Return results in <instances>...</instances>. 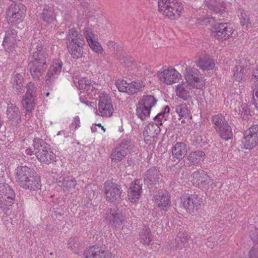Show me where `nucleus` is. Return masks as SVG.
Listing matches in <instances>:
<instances>
[{"label": "nucleus", "instance_id": "obj_18", "mask_svg": "<svg viewBox=\"0 0 258 258\" xmlns=\"http://www.w3.org/2000/svg\"><path fill=\"white\" fill-rule=\"evenodd\" d=\"M141 179H137L131 183L128 190V199L133 203L136 202L139 199L142 189Z\"/></svg>", "mask_w": 258, "mask_h": 258}, {"label": "nucleus", "instance_id": "obj_62", "mask_svg": "<svg viewBox=\"0 0 258 258\" xmlns=\"http://www.w3.org/2000/svg\"><path fill=\"white\" fill-rule=\"evenodd\" d=\"M203 140L202 137L200 136L197 138V139L196 140V142L198 144H200L201 142Z\"/></svg>", "mask_w": 258, "mask_h": 258}, {"label": "nucleus", "instance_id": "obj_59", "mask_svg": "<svg viewBox=\"0 0 258 258\" xmlns=\"http://www.w3.org/2000/svg\"><path fill=\"white\" fill-rule=\"evenodd\" d=\"M33 151L32 150V149H30V148H28L27 149L25 150V154H26L27 155H31L33 153Z\"/></svg>", "mask_w": 258, "mask_h": 258}, {"label": "nucleus", "instance_id": "obj_35", "mask_svg": "<svg viewBox=\"0 0 258 258\" xmlns=\"http://www.w3.org/2000/svg\"><path fill=\"white\" fill-rule=\"evenodd\" d=\"M205 154L202 151H196L189 153L187 156V160L190 163L194 165L198 164L204 159Z\"/></svg>", "mask_w": 258, "mask_h": 258}, {"label": "nucleus", "instance_id": "obj_39", "mask_svg": "<svg viewBox=\"0 0 258 258\" xmlns=\"http://www.w3.org/2000/svg\"><path fill=\"white\" fill-rule=\"evenodd\" d=\"M126 156V155L123 151L116 146L112 151L110 158L112 162L117 163L121 161Z\"/></svg>", "mask_w": 258, "mask_h": 258}, {"label": "nucleus", "instance_id": "obj_31", "mask_svg": "<svg viewBox=\"0 0 258 258\" xmlns=\"http://www.w3.org/2000/svg\"><path fill=\"white\" fill-rule=\"evenodd\" d=\"M36 97L32 95L26 94L23 96L22 103L27 112V114H30L34 109L36 104Z\"/></svg>", "mask_w": 258, "mask_h": 258}, {"label": "nucleus", "instance_id": "obj_36", "mask_svg": "<svg viewBox=\"0 0 258 258\" xmlns=\"http://www.w3.org/2000/svg\"><path fill=\"white\" fill-rule=\"evenodd\" d=\"M212 121L214 125V127L217 132H218L225 125L227 124L224 117L220 114L213 116Z\"/></svg>", "mask_w": 258, "mask_h": 258}, {"label": "nucleus", "instance_id": "obj_61", "mask_svg": "<svg viewBox=\"0 0 258 258\" xmlns=\"http://www.w3.org/2000/svg\"><path fill=\"white\" fill-rule=\"evenodd\" d=\"M7 206L6 205V202L5 201V203L4 204L0 203V209H3L4 210H6L7 208H5V206Z\"/></svg>", "mask_w": 258, "mask_h": 258}, {"label": "nucleus", "instance_id": "obj_54", "mask_svg": "<svg viewBox=\"0 0 258 258\" xmlns=\"http://www.w3.org/2000/svg\"><path fill=\"white\" fill-rule=\"evenodd\" d=\"M80 122L79 116H77L75 117L73 122L70 125L71 130L73 131L75 130L78 127L80 126Z\"/></svg>", "mask_w": 258, "mask_h": 258}, {"label": "nucleus", "instance_id": "obj_41", "mask_svg": "<svg viewBox=\"0 0 258 258\" xmlns=\"http://www.w3.org/2000/svg\"><path fill=\"white\" fill-rule=\"evenodd\" d=\"M241 26L246 30L252 27L249 14L245 11H242L239 16Z\"/></svg>", "mask_w": 258, "mask_h": 258}, {"label": "nucleus", "instance_id": "obj_27", "mask_svg": "<svg viewBox=\"0 0 258 258\" xmlns=\"http://www.w3.org/2000/svg\"><path fill=\"white\" fill-rule=\"evenodd\" d=\"M19 41L16 31L14 30H9L6 31L3 41V45L5 47L10 48L13 47Z\"/></svg>", "mask_w": 258, "mask_h": 258}, {"label": "nucleus", "instance_id": "obj_10", "mask_svg": "<svg viewBox=\"0 0 258 258\" xmlns=\"http://www.w3.org/2000/svg\"><path fill=\"white\" fill-rule=\"evenodd\" d=\"M233 30L230 25L226 23H219L214 25L212 30V35L218 40H225L232 35Z\"/></svg>", "mask_w": 258, "mask_h": 258}, {"label": "nucleus", "instance_id": "obj_37", "mask_svg": "<svg viewBox=\"0 0 258 258\" xmlns=\"http://www.w3.org/2000/svg\"><path fill=\"white\" fill-rule=\"evenodd\" d=\"M116 146L127 155L134 147V144L131 139H123Z\"/></svg>", "mask_w": 258, "mask_h": 258}, {"label": "nucleus", "instance_id": "obj_7", "mask_svg": "<svg viewBox=\"0 0 258 258\" xmlns=\"http://www.w3.org/2000/svg\"><path fill=\"white\" fill-rule=\"evenodd\" d=\"M180 201L181 205L189 213L198 210L203 205L202 198L197 195H183L181 197Z\"/></svg>", "mask_w": 258, "mask_h": 258}, {"label": "nucleus", "instance_id": "obj_12", "mask_svg": "<svg viewBox=\"0 0 258 258\" xmlns=\"http://www.w3.org/2000/svg\"><path fill=\"white\" fill-rule=\"evenodd\" d=\"M104 222L111 226H119L124 224V220L121 212L118 209H111L106 211Z\"/></svg>", "mask_w": 258, "mask_h": 258}, {"label": "nucleus", "instance_id": "obj_16", "mask_svg": "<svg viewBox=\"0 0 258 258\" xmlns=\"http://www.w3.org/2000/svg\"><path fill=\"white\" fill-rule=\"evenodd\" d=\"M32 174H35V172L26 166H18L15 170L16 180L21 187Z\"/></svg>", "mask_w": 258, "mask_h": 258}, {"label": "nucleus", "instance_id": "obj_3", "mask_svg": "<svg viewBox=\"0 0 258 258\" xmlns=\"http://www.w3.org/2000/svg\"><path fill=\"white\" fill-rule=\"evenodd\" d=\"M158 4L159 12L171 20L179 18L183 9L178 0H158Z\"/></svg>", "mask_w": 258, "mask_h": 258}, {"label": "nucleus", "instance_id": "obj_29", "mask_svg": "<svg viewBox=\"0 0 258 258\" xmlns=\"http://www.w3.org/2000/svg\"><path fill=\"white\" fill-rule=\"evenodd\" d=\"M155 201L158 207L166 210L167 207L170 205V199L168 193L166 191H161L154 197Z\"/></svg>", "mask_w": 258, "mask_h": 258}, {"label": "nucleus", "instance_id": "obj_63", "mask_svg": "<svg viewBox=\"0 0 258 258\" xmlns=\"http://www.w3.org/2000/svg\"><path fill=\"white\" fill-rule=\"evenodd\" d=\"M96 126L97 125H96V124H95L94 126H91V131L92 132H96V131H97Z\"/></svg>", "mask_w": 258, "mask_h": 258}, {"label": "nucleus", "instance_id": "obj_13", "mask_svg": "<svg viewBox=\"0 0 258 258\" xmlns=\"http://www.w3.org/2000/svg\"><path fill=\"white\" fill-rule=\"evenodd\" d=\"M25 6L21 3L11 4L7 11V20L9 23H14L21 20L24 14Z\"/></svg>", "mask_w": 258, "mask_h": 258}, {"label": "nucleus", "instance_id": "obj_21", "mask_svg": "<svg viewBox=\"0 0 258 258\" xmlns=\"http://www.w3.org/2000/svg\"><path fill=\"white\" fill-rule=\"evenodd\" d=\"M187 152V145L184 142H177L172 147V157L174 161H180L186 155Z\"/></svg>", "mask_w": 258, "mask_h": 258}, {"label": "nucleus", "instance_id": "obj_2", "mask_svg": "<svg viewBox=\"0 0 258 258\" xmlns=\"http://www.w3.org/2000/svg\"><path fill=\"white\" fill-rule=\"evenodd\" d=\"M67 40L68 49L71 57L75 59L81 58L85 44L83 36L75 29H72L68 32Z\"/></svg>", "mask_w": 258, "mask_h": 258}, {"label": "nucleus", "instance_id": "obj_6", "mask_svg": "<svg viewBox=\"0 0 258 258\" xmlns=\"http://www.w3.org/2000/svg\"><path fill=\"white\" fill-rule=\"evenodd\" d=\"M184 78L187 85L193 88L200 89L205 85V79L200 74L199 70L190 67L186 68Z\"/></svg>", "mask_w": 258, "mask_h": 258}, {"label": "nucleus", "instance_id": "obj_38", "mask_svg": "<svg viewBox=\"0 0 258 258\" xmlns=\"http://www.w3.org/2000/svg\"><path fill=\"white\" fill-rule=\"evenodd\" d=\"M145 87V85L141 81H137L128 83L127 93L130 95L135 94L140 91Z\"/></svg>", "mask_w": 258, "mask_h": 258}, {"label": "nucleus", "instance_id": "obj_17", "mask_svg": "<svg viewBox=\"0 0 258 258\" xmlns=\"http://www.w3.org/2000/svg\"><path fill=\"white\" fill-rule=\"evenodd\" d=\"M161 129L158 126V124L150 123L146 125L143 132V136L145 142L148 144H150L154 140L155 137L160 133Z\"/></svg>", "mask_w": 258, "mask_h": 258}, {"label": "nucleus", "instance_id": "obj_53", "mask_svg": "<svg viewBox=\"0 0 258 258\" xmlns=\"http://www.w3.org/2000/svg\"><path fill=\"white\" fill-rule=\"evenodd\" d=\"M248 258H258V245L255 244L250 249Z\"/></svg>", "mask_w": 258, "mask_h": 258}, {"label": "nucleus", "instance_id": "obj_26", "mask_svg": "<svg viewBox=\"0 0 258 258\" xmlns=\"http://www.w3.org/2000/svg\"><path fill=\"white\" fill-rule=\"evenodd\" d=\"M197 64L198 67L203 70H212L215 66L213 60L206 53H202L199 56Z\"/></svg>", "mask_w": 258, "mask_h": 258}, {"label": "nucleus", "instance_id": "obj_15", "mask_svg": "<svg viewBox=\"0 0 258 258\" xmlns=\"http://www.w3.org/2000/svg\"><path fill=\"white\" fill-rule=\"evenodd\" d=\"M191 177L192 178L191 181L194 185L202 189H208L211 179L204 170H198L194 172Z\"/></svg>", "mask_w": 258, "mask_h": 258}, {"label": "nucleus", "instance_id": "obj_8", "mask_svg": "<svg viewBox=\"0 0 258 258\" xmlns=\"http://www.w3.org/2000/svg\"><path fill=\"white\" fill-rule=\"evenodd\" d=\"M157 75L161 82L169 85L178 82L182 77L181 74L172 67L158 72Z\"/></svg>", "mask_w": 258, "mask_h": 258}, {"label": "nucleus", "instance_id": "obj_19", "mask_svg": "<svg viewBox=\"0 0 258 258\" xmlns=\"http://www.w3.org/2000/svg\"><path fill=\"white\" fill-rule=\"evenodd\" d=\"M244 60H240L237 62L233 68L234 77L235 80L238 82L244 81L249 74V68L244 66Z\"/></svg>", "mask_w": 258, "mask_h": 258}, {"label": "nucleus", "instance_id": "obj_48", "mask_svg": "<svg viewBox=\"0 0 258 258\" xmlns=\"http://www.w3.org/2000/svg\"><path fill=\"white\" fill-rule=\"evenodd\" d=\"M88 43L90 48L94 52L98 53H101L103 52V48L96 39L93 41L92 40Z\"/></svg>", "mask_w": 258, "mask_h": 258}, {"label": "nucleus", "instance_id": "obj_28", "mask_svg": "<svg viewBox=\"0 0 258 258\" xmlns=\"http://www.w3.org/2000/svg\"><path fill=\"white\" fill-rule=\"evenodd\" d=\"M55 17L53 7L49 6L44 7L40 15L41 19L47 24L53 23L56 21Z\"/></svg>", "mask_w": 258, "mask_h": 258}, {"label": "nucleus", "instance_id": "obj_55", "mask_svg": "<svg viewBox=\"0 0 258 258\" xmlns=\"http://www.w3.org/2000/svg\"><path fill=\"white\" fill-rule=\"evenodd\" d=\"M164 116V113H159L155 117V121H156L155 123L158 124V126L161 125L163 124L162 119Z\"/></svg>", "mask_w": 258, "mask_h": 258}, {"label": "nucleus", "instance_id": "obj_64", "mask_svg": "<svg viewBox=\"0 0 258 258\" xmlns=\"http://www.w3.org/2000/svg\"><path fill=\"white\" fill-rule=\"evenodd\" d=\"M170 108L168 106H166L164 109V114L165 112L168 113L169 112Z\"/></svg>", "mask_w": 258, "mask_h": 258}, {"label": "nucleus", "instance_id": "obj_42", "mask_svg": "<svg viewBox=\"0 0 258 258\" xmlns=\"http://www.w3.org/2000/svg\"><path fill=\"white\" fill-rule=\"evenodd\" d=\"M156 102L157 100L153 96L149 95L144 96L139 104L151 109L155 105Z\"/></svg>", "mask_w": 258, "mask_h": 258}, {"label": "nucleus", "instance_id": "obj_40", "mask_svg": "<svg viewBox=\"0 0 258 258\" xmlns=\"http://www.w3.org/2000/svg\"><path fill=\"white\" fill-rule=\"evenodd\" d=\"M140 235L142 243L144 245H149L152 240L150 229L148 227H145L141 232Z\"/></svg>", "mask_w": 258, "mask_h": 258}, {"label": "nucleus", "instance_id": "obj_23", "mask_svg": "<svg viewBox=\"0 0 258 258\" xmlns=\"http://www.w3.org/2000/svg\"><path fill=\"white\" fill-rule=\"evenodd\" d=\"M0 195L6 202L8 206H12L15 198V194L12 188L7 184L0 186Z\"/></svg>", "mask_w": 258, "mask_h": 258}, {"label": "nucleus", "instance_id": "obj_43", "mask_svg": "<svg viewBox=\"0 0 258 258\" xmlns=\"http://www.w3.org/2000/svg\"><path fill=\"white\" fill-rule=\"evenodd\" d=\"M151 109L139 104L136 109L137 115L141 120H144L149 116Z\"/></svg>", "mask_w": 258, "mask_h": 258}, {"label": "nucleus", "instance_id": "obj_57", "mask_svg": "<svg viewBox=\"0 0 258 258\" xmlns=\"http://www.w3.org/2000/svg\"><path fill=\"white\" fill-rule=\"evenodd\" d=\"M79 244L76 242H75L74 239H70L68 242V245L70 248L72 250H74L75 248L78 247Z\"/></svg>", "mask_w": 258, "mask_h": 258}, {"label": "nucleus", "instance_id": "obj_32", "mask_svg": "<svg viewBox=\"0 0 258 258\" xmlns=\"http://www.w3.org/2000/svg\"><path fill=\"white\" fill-rule=\"evenodd\" d=\"M250 81L255 84L253 90V104L258 110V67L253 69Z\"/></svg>", "mask_w": 258, "mask_h": 258}, {"label": "nucleus", "instance_id": "obj_33", "mask_svg": "<svg viewBox=\"0 0 258 258\" xmlns=\"http://www.w3.org/2000/svg\"><path fill=\"white\" fill-rule=\"evenodd\" d=\"M208 8L216 13H223L225 11V6L220 0H206Z\"/></svg>", "mask_w": 258, "mask_h": 258}, {"label": "nucleus", "instance_id": "obj_34", "mask_svg": "<svg viewBox=\"0 0 258 258\" xmlns=\"http://www.w3.org/2000/svg\"><path fill=\"white\" fill-rule=\"evenodd\" d=\"M104 251L97 245L89 247L86 253L85 258H104Z\"/></svg>", "mask_w": 258, "mask_h": 258}, {"label": "nucleus", "instance_id": "obj_56", "mask_svg": "<svg viewBox=\"0 0 258 258\" xmlns=\"http://www.w3.org/2000/svg\"><path fill=\"white\" fill-rule=\"evenodd\" d=\"M175 241L177 242L176 247L179 248H181L185 245V241L181 239L180 237H177L175 238Z\"/></svg>", "mask_w": 258, "mask_h": 258}, {"label": "nucleus", "instance_id": "obj_46", "mask_svg": "<svg viewBox=\"0 0 258 258\" xmlns=\"http://www.w3.org/2000/svg\"><path fill=\"white\" fill-rule=\"evenodd\" d=\"M175 111L180 118H186L189 115V111L185 104H181L177 106Z\"/></svg>", "mask_w": 258, "mask_h": 258}, {"label": "nucleus", "instance_id": "obj_22", "mask_svg": "<svg viewBox=\"0 0 258 258\" xmlns=\"http://www.w3.org/2000/svg\"><path fill=\"white\" fill-rule=\"evenodd\" d=\"M161 177L159 170L155 167H153L147 170L144 177V182L147 186L150 188L153 184L158 182Z\"/></svg>", "mask_w": 258, "mask_h": 258}, {"label": "nucleus", "instance_id": "obj_1", "mask_svg": "<svg viewBox=\"0 0 258 258\" xmlns=\"http://www.w3.org/2000/svg\"><path fill=\"white\" fill-rule=\"evenodd\" d=\"M48 55L46 48L40 43H37L36 50L29 57L28 70L31 76L35 79H39L47 67Z\"/></svg>", "mask_w": 258, "mask_h": 258}, {"label": "nucleus", "instance_id": "obj_24", "mask_svg": "<svg viewBox=\"0 0 258 258\" xmlns=\"http://www.w3.org/2000/svg\"><path fill=\"white\" fill-rule=\"evenodd\" d=\"M56 182L60 186L64 191H70L72 188H74L77 184L75 178L72 176H67L59 178L56 177Z\"/></svg>", "mask_w": 258, "mask_h": 258}, {"label": "nucleus", "instance_id": "obj_25", "mask_svg": "<svg viewBox=\"0 0 258 258\" xmlns=\"http://www.w3.org/2000/svg\"><path fill=\"white\" fill-rule=\"evenodd\" d=\"M6 114L9 121L12 123H17L21 119L19 108L11 103L8 104Z\"/></svg>", "mask_w": 258, "mask_h": 258}, {"label": "nucleus", "instance_id": "obj_47", "mask_svg": "<svg viewBox=\"0 0 258 258\" xmlns=\"http://www.w3.org/2000/svg\"><path fill=\"white\" fill-rule=\"evenodd\" d=\"M23 76L22 74H16L14 77L13 86L18 92H21L23 87Z\"/></svg>", "mask_w": 258, "mask_h": 258}, {"label": "nucleus", "instance_id": "obj_51", "mask_svg": "<svg viewBox=\"0 0 258 258\" xmlns=\"http://www.w3.org/2000/svg\"><path fill=\"white\" fill-rule=\"evenodd\" d=\"M27 92L26 95H32L34 97H36V87L34 84L32 82H29L26 86Z\"/></svg>", "mask_w": 258, "mask_h": 258}, {"label": "nucleus", "instance_id": "obj_14", "mask_svg": "<svg viewBox=\"0 0 258 258\" xmlns=\"http://www.w3.org/2000/svg\"><path fill=\"white\" fill-rule=\"evenodd\" d=\"M62 67L60 60L54 59L49 67L46 76V83L48 86L52 85L60 74Z\"/></svg>", "mask_w": 258, "mask_h": 258}, {"label": "nucleus", "instance_id": "obj_58", "mask_svg": "<svg viewBox=\"0 0 258 258\" xmlns=\"http://www.w3.org/2000/svg\"><path fill=\"white\" fill-rule=\"evenodd\" d=\"M251 237L254 242L258 243V228L254 229V232L251 235Z\"/></svg>", "mask_w": 258, "mask_h": 258}, {"label": "nucleus", "instance_id": "obj_4", "mask_svg": "<svg viewBox=\"0 0 258 258\" xmlns=\"http://www.w3.org/2000/svg\"><path fill=\"white\" fill-rule=\"evenodd\" d=\"M33 148L35 154L40 162L48 164L54 160V154L50 150L49 145L42 139L34 138Z\"/></svg>", "mask_w": 258, "mask_h": 258}, {"label": "nucleus", "instance_id": "obj_49", "mask_svg": "<svg viewBox=\"0 0 258 258\" xmlns=\"http://www.w3.org/2000/svg\"><path fill=\"white\" fill-rule=\"evenodd\" d=\"M115 85L120 92L127 93L128 83L123 80H117L115 81Z\"/></svg>", "mask_w": 258, "mask_h": 258}, {"label": "nucleus", "instance_id": "obj_44", "mask_svg": "<svg viewBox=\"0 0 258 258\" xmlns=\"http://www.w3.org/2000/svg\"><path fill=\"white\" fill-rule=\"evenodd\" d=\"M184 86L185 85L183 82L181 84H179L176 86V93L179 97L185 100L187 98L188 91L185 88Z\"/></svg>", "mask_w": 258, "mask_h": 258}, {"label": "nucleus", "instance_id": "obj_11", "mask_svg": "<svg viewBox=\"0 0 258 258\" xmlns=\"http://www.w3.org/2000/svg\"><path fill=\"white\" fill-rule=\"evenodd\" d=\"M104 186L105 198L107 201L115 203L120 201L122 190L119 186L115 183L108 182L105 183Z\"/></svg>", "mask_w": 258, "mask_h": 258}, {"label": "nucleus", "instance_id": "obj_45", "mask_svg": "<svg viewBox=\"0 0 258 258\" xmlns=\"http://www.w3.org/2000/svg\"><path fill=\"white\" fill-rule=\"evenodd\" d=\"M220 137L225 140L232 138L233 134L231 127L227 124L218 132Z\"/></svg>", "mask_w": 258, "mask_h": 258}, {"label": "nucleus", "instance_id": "obj_9", "mask_svg": "<svg viewBox=\"0 0 258 258\" xmlns=\"http://www.w3.org/2000/svg\"><path fill=\"white\" fill-rule=\"evenodd\" d=\"M242 143L246 149H252L258 144V125H251L245 131Z\"/></svg>", "mask_w": 258, "mask_h": 258}, {"label": "nucleus", "instance_id": "obj_30", "mask_svg": "<svg viewBox=\"0 0 258 258\" xmlns=\"http://www.w3.org/2000/svg\"><path fill=\"white\" fill-rule=\"evenodd\" d=\"M40 186V177L35 174H32L21 187L26 189L36 190L39 189Z\"/></svg>", "mask_w": 258, "mask_h": 258}, {"label": "nucleus", "instance_id": "obj_60", "mask_svg": "<svg viewBox=\"0 0 258 258\" xmlns=\"http://www.w3.org/2000/svg\"><path fill=\"white\" fill-rule=\"evenodd\" d=\"M115 42L114 41H109L108 42H107V46H109V47H113L115 45Z\"/></svg>", "mask_w": 258, "mask_h": 258}, {"label": "nucleus", "instance_id": "obj_50", "mask_svg": "<svg viewBox=\"0 0 258 258\" xmlns=\"http://www.w3.org/2000/svg\"><path fill=\"white\" fill-rule=\"evenodd\" d=\"M83 34L88 42L97 39L92 29L88 27H85L83 30Z\"/></svg>", "mask_w": 258, "mask_h": 258}, {"label": "nucleus", "instance_id": "obj_52", "mask_svg": "<svg viewBox=\"0 0 258 258\" xmlns=\"http://www.w3.org/2000/svg\"><path fill=\"white\" fill-rule=\"evenodd\" d=\"M235 111L238 115H241L243 113L245 114L247 112L246 105L245 104H240V103H238L235 107Z\"/></svg>", "mask_w": 258, "mask_h": 258}, {"label": "nucleus", "instance_id": "obj_20", "mask_svg": "<svg viewBox=\"0 0 258 258\" xmlns=\"http://www.w3.org/2000/svg\"><path fill=\"white\" fill-rule=\"evenodd\" d=\"M78 85H77L78 88L81 90V92H85L88 95L92 97L95 95L97 92L98 89H96V86L97 84L94 83L92 84V81L90 80L82 78L78 80Z\"/></svg>", "mask_w": 258, "mask_h": 258}, {"label": "nucleus", "instance_id": "obj_5", "mask_svg": "<svg viewBox=\"0 0 258 258\" xmlns=\"http://www.w3.org/2000/svg\"><path fill=\"white\" fill-rule=\"evenodd\" d=\"M98 108L97 114L103 117H110L113 113L112 99L105 92H101L98 98Z\"/></svg>", "mask_w": 258, "mask_h": 258}]
</instances>
